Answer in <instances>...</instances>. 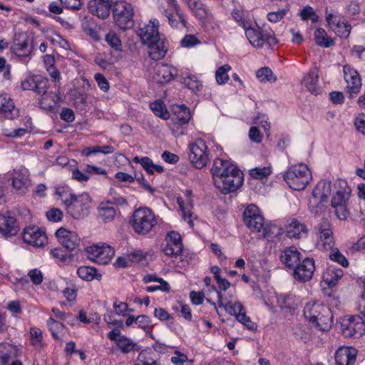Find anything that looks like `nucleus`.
<instances>
[{"label":"nucleus","mask_w":365,"mask_h":365,"mask_svg":"<svg viewBox=\"0 0 365 365\" xmlns=\"http://www.w3.org/2000/svg\"><path fill=\"white\" fill-rule=\"evenodd\" d=\"M22 238L25 243L36 247H41L47 241L46 233L36 226H29L24 230Z\"/></svg>","instance_id":"nucleus-13"},{"label":"nucleus","mask_w":365,"mask_h":365,"mask_svg":"<svg viewBox=\"0 0 365 365\" xmlns=\"http://www.w3.org/2000/svg\"><path fill=\"white\" fill-rule=\"evenodd\" d=\"M0 114L7 119H14L19 115V110L7 94L0 95Z\"/></svg>","instance_id":"nucleus-21"},{"label":"nucleus","mask_w":365,"mask_h":365,"mask_svg":"<svg viewBox=\"0 0 365 365\" xmlns=\"http://www.w3.org/2000/svg\"><path fill=\"white\" fill-rule=\"evenodd\" d=\"M322 311L325 314H331V310L326 306L307 303L304 308V315L310 322L313 323L316 321V318L311 317H317V314H319Z\"/></svg>","instance_id":"nucleus-30"},{"label":"nucleus","mask_w":365,"mask_h":365,"mask_svg":"<svg viewBox=\"0 0 365 365\" xmlns=\"http://www.w3.org/2000/svg\"><path fill=\"white\" fill-rule=\"evenodd\" d=\"M176 71L166 64H157L155 68L154 79L157 83H165L172 81L176 76Z\"/></svg>","instance_id":"nucleus-22"},{"label":"nucleus","mask_w":365,"mask_h":365,"mask_svg":"<svg viewBox=\"0 0 365 365\" xmlns=\"http://www.w3.org/2000/svg\"><path fill=\"white\" fill-rule=\"evenodd\" d=\"M28 276L30 277L31 282L35 285H39L42 283L43 277L41 270L34 269L29 272Z\"/></svg>","instance_id":"nucleus-59"},{"label":"nucleus","mask_w":365,"mask_h":365,"mask_svg":"<svg viewBox=\"0 0 365 365\" xmlns=\"http://www.w3.org/2000/svg\"><path fill=\"white\" fill-rule=\"evenodd\" d=\"M86 250L89 259L101 264H107L115 255L114 250L109 245H93L88 247Z\"/></svg>","instance_id":"nucleus-10"},{"label":"nucleus","mask_w":365,"mask_h":365,"mask_svg":"<svg viewBox=\"0 0 365 365\" xmlns=\"http://www.w3.org/2000/svg\"><path fill=\"white\" fill-rule=\"evenodd\" d=\"M95 80L96 81L99 88L104 92L109 89V83L105 76L101 73H96L95 75Z\"/></svg>","instance_id":"nucleus-63"},{"label":"nucleus","mask_w":365,"mask_h":365,"mask_svg":"<svg viewBox=\"0 0 365 365\" xmlns=\"http://www.w3.org/2000/svg\"><path fill=\"white\" fill-rule=\"evenodd\" d=\"M116 345L123 354H128L135 350L138 351L139 349L138 344L125 336L118 337L116 340Z\"/></svg>","instance_id":"nucleus-35"},{"label":"nucleus","mask_w":365,"mask_h":365,"mask_svg":"<svg viewBox=\"0 0 365 365\" xmlns=\"http://www.w3.org/2000/svg\"><path fill=\"white\" fill-rule=\"evenodd\" d=\"M346 198L344 192L338 190L331 200V206L335 207L339 205L346 204Z\"/></svg>","instance_id":"nucleus-62"},{"label":"nucleus","mask_w":365,"mask_h":365,"mask_svg":"<svg viewBox=\"0 0 365 365\" xmlns=\"http://www.w3.org/2000/svg\"><path fill=\"white\" fill-rule=\"evenodd\" d=\"M49 86L48 79L40 76H36L34 91L41 96H46Z\"/></svg>","instance_id":"nucleus-45"},{"label":"nucleus","mask_w":365,"mask_h":365,"mask_svg":"<svg viewBox=\"0 0 365 365\" xmlns=\"http://www.w3.org/2000/svg\"><path fill=\"white\" fill-rule=\"evenodd\" d=\"M231 69L230 66L225 64L218 68L215 73V78L219 84L225 83L229 79L227 72Z\"/></svg>","instance_id":"nucleus-49"},{"label":"nucleus","mask_w":365,"mask_h":365,"mask_svg":"<svg viewBox=\"0 0 365 365\" xmlns=\"http://www.w3.org/2000/svg\"><path fill=\"white\" fill-rule=\"evenodd\" d=\"M343 274L344 272L341 269L330 266L323 273L322 278L329 287H333L336 284L339 279L342 277Z\"/></svg>","instance_id":"nucleus-29"},{"label":"nucleus","mask_w":365,"mask_h":365,"mask_svg":"<svg viewBox=\"0 0 365 365\" xmlns=\"http://www.w3.org/2000/svg\"><path fill=\"white\" fill-rule=\"evenodd\" d=\"M65 209L74 219H80L87 216L91 207V198L90 195L83 192L81 195H72L69 200H66Z\"/></svg>","instance_id":"nucleus-5"},{"label":"nucleus","mask_w":365,"mask_h":365,"mask_svg":"<svg viewBox=\"0 0 365 365\" xmlns=\"http://www.w3.org/2000/svg\"><path fill=\"white\" fill-rule=\"evenodd\" d=\"M48 220L52 222H58L62 219L63 212L58 208H52L46 213Z\"/></svg>","instance_id":"nucleus-61"},{"label":"nucleus","mask_w":365,"mask_h":365,"mask_svg":"<svg viewBox=\"0 0 365 365\" xmlns=\"http://www.w3.org/2000/svg\"><path fill=\"white\" fill-rule=\"evenodd\" d=\"M189 9L200 20L205 19L208 14V9L200 0H189L187 2Z\"/></svg>","instance_id":"nucleus-32"},{"label":"nucleus","mask_w":365,"mask_h":365,"mask_svg":"<svg viewBox=\"0 0 365 365\" xmlns=\"http://www.w3.org/2000/svg\"><path fill=\"white\" fill-rule=\"evenodd\" d=\"M213 181L217 190L223 194H227L236 191L242 186L244 182V175L238 168H236V170L217 177Z\"/></svg>","instance_id":"nucleus-7"},{"label":"nucleus","mask_w":365,"mask_h":365,"mask_svg":"<svg viewBox=\"0 0 365 365\" xmlns=\"http://www.w3.org/2000/svg\"><path fill=\"white\" fill-rule=\"evenodd\" d=\"M324 202L321 200H315V197L312 195V198L309 201V210L312 212L319 214L324 210Z\"/></svg>","instance_id":"nucleus-55"},{"label":"nucleus","mask_w":365,"mask_h":365,"mask_svg":"<svg viewBox=\"0 0 365 365\" xmlns=\"http://www.w3.org/2000/svg\"><path fill=\"white\" fill-rule=\"evenodd\" d=\"M20 227L14 217L10 212L0 215V232L6 237L16 235Z\"/></svg>","instance_id":"nucleus-17"},{"label":"nucleus","mask_w":365,"mask_h":365,"mask_svg":"<svg viewBox=\"0 0 365 365\" xmlns=\"http://www.w3.org/2000/svg\"><path fill=\"white\" fill-rule=\"evenodd\" d=\"M31 342L36 347H41L42 344V332L39 329L32 328L30 331Z\"/></svg>","instance_id":"nucleus-57"},{"label":"nucleus","mask_w":365,"mask_h":365,"mask_svg":"<svg viewBox=\"0 0 365 365\" xmlns=\"http://www.w3.org/2000/svg\"><path fill=\"white\" fill-rule=\"evenodd\" d=\"M312 318H316V321H314L312 324L317 327L319 330L327 331L328 330L332 322V315L331 314H325L322 311L319 314H317V317H312Z\"/></svg>","instance_id":"nucleus-36"},{"label":"nucleus","mask_w":365,"mask_h":365,"mask_svg":"<svg viewBox=\"0 0 365 365\" xmlns=\"http://www.w3.org/2000/svg\"><path fill=\"white\" fill-rule=\"evenodd\" d=\"M344 79L347 83L349 97L353 98L359 93L361 87V80L358 72L349 66H344Z\"/></svg>","instance_id":"nucleus-15"},{"label":"nucleus","mask_w":365,"mask_h":365,"mask_svg":"<svg viewBox=\"0 0 365 365\" xmlns=\"http://www.w3.org/2000/svg\"><path fill=\"white\" fill-rule=\"evenodd\" d=\"M252 220H255V223L258 225L262 222V215L256 205H250L244 210L243 221L246 226H252Z\"/></svg>","instance_id":"nucleus-31"},{"label":"nucleus","mask_w":365,"mask_h":365,"mask_svg":"<svg viewBox=\"0 0 365 365\" xmlns=\"http://www.w3.org/2000/svg\"><path fill=\"white\" fill-rule=\"evenodd\" d=\"M314 270V259L307 257L300 261L293 269V277L298 282H306L312 278Z\"/></svg>","instance_id":"nucleus-11"},{"label":"nucleus","mask_w":365,"mask_h":365,"mask_svg":"<svg viewBox=\"0 0 365 365\" xmlns=\"http://www.w3.org/2000/svg\"><path fill=\"white\" fill-rule=\"evenodd\" d=\"M331 192V183L330 181L321 180L313 190L312 195L315 200H321L322 202H327L328 197Z\"/></svg>","instance_id":"nucleus-26"},{"label":"nucleus","mask_w":365,"mask_h":365,"mask_svg":"<svg viewBox=\"0 0 365 365\" xmlns=\"http://www.w3.org/2000/svg\"><path fill=\"white\" fill-rule=\"evenodd\" d=\"M356 350L351 346H341L335 352L336 365H353L356 358Z\"/></svg>","instance_id":"nucleus-18"},{"label":"nucleus","mask_w":365,"mask_h":365,"mask_svg":"<svg viewBox=\"0 0 365 365\" xmlns=\"http://www.w3.org/2000/svg\"><path fill=\"white\" fill-rule=\"evenodd\" d=\"M98 213L101 220L107 223L113 220L116 215V210L111 203L103 202L98 207Z\"/></svg>","instance_id":"nucleus-33"},{"label":"nucleus","mask_w":365,"mask_h":365,"mask_svg":"<svg viewBox=\"0 0 365 365\" xmlns=\"http://www.w3.org/2000/svg\"><path fill=\"white\" fill-rule=\"evenodd\" d=\"M232 16L239 23L240 26L245 30L247 38L254 47L260 48L265 43L269 48L277 45L278 40L270 27L264 26L259 28V30L252 28L250 23L244 20L242 12L237 9L232 12Z\"/></svg>","instance_id":"nucleus-1"},{"label":"nucleus","mask_w":365,"mask_h":365,"mask_svg":"<svg viewBox=\"0 0 365 365\" xmlns=\"http://www.w3.org/2000/svg\"><path fill=\"white\" fill-rule=\"evenodd\" d=\"M284 180L294 190H302L309 183L312 177L308 167L304 164L293 165L283 175Z\"/></svg>","instance_id":"nucleus-3"},{"label":"nucleus","mask_w":365,"mask_h":365,"mask_svg":"<svg viewBox=\"0 0 365 365\" xmlns=\"http://www.w3.org/2000/svg\"><path fill=\"white\" fill-rule=\"evenodd\" d=\"M189 159L197 169L204 168L208 162L207 147L205 142L201 139L190 145Z\"/></svg>","instance_id":"nucleus-9"},{"label":"nucleus","mask_w":365,"mask_h":365,"mask_svg":"<svg viewBox=\"0 0 365 365\" xmlns=\"http://www.w3.org/2000/svg\"><path fill=\"white\" fill-rule=\"evenodd\" d=\"M56 194L59 196V200H61L64 207L66 206V200H69V198L75 194L71 192V189L68 186L58 187L56 189Z\"/></svg>","instance_id":"nucleus-50"},{"label":"nucleus","mask_w":365,"mask_h":365,"mask_svg":"<svg viewBox=\"0 0 365 365\" xmlns=\"http://www.w3.org/2000/svg\"><path fill=\"white\" fill-rule=\"evenodd\" d=\"M12 186L21 193H25L31 185L29 171L24 167L14 169L11 173Z\"/></svg>","instance_id":"nucleus-12"},{"label":"nucleus","mask_w":365,"mask_h":365,"mask_svg":"<svg viewBox=\"0 0 365 365\" xmlns=\"http://www.w3.org/2000/svg\"><path fill=\"white\" fill-rule=\"evenodd\" d=\"M256 76L261 82L264 83H273L277 81V76L268 67H262L259 68L256 73Z\"/></svg>","instance_id":"nucleus-43"},{"label":"nucleus","mask_w":365,"mask_h":365,"mask_svg":"<svg viewBox=\"0 0 365 365\" xmlns=\"http://www.w3.org/2000/svg\"><path fill=\"white\" fill-rule=\"evenodd\" d=\"M318 70L315 68L311 69L304 77L303 83L307 89L313 95L317 96L321 92L319 86Z\"/></svg>","instance_id":"nucleus-24"},{"label":"nucleus","mask_w":365,"mask_h":365,"mask_svg":"<svg viewBox=\"0 0 365 365\" xmlns=\"http://www.w3.org/2000/svg\"><path fill=\"white\" fill-rule=\"evenodd\" d=\"M236 168L237 167L232 164L228 160L216 158L214 160L213 165L211 168L213 180H215L217 177H220L225 173H227L229 172L232 173L233 170H236Z\"/></svg>","instance_id":"nucleus-25"},{"label":"nucleus","mask_w":365,"mask_h":365,"mask_svg":"<svg viewBox=\"0 0 365 365\" xmlns=\"http://www.w3.org/2000/svg\"><path fill=\"white\" fill-rule=\"evenodd\" d=\"M340 329L345 337L361 336L365 331V324L360 316L344 317L340 320Z\"/></svg>","instance_id":"nucleus-8"},{"label":"nucleus","mask_w":365,"mask_h":365,"mask_svg":"<svg viewBox=\"0 0 365 365\" xmlns=\"http://www.w3.org/2000/svg\"><path fill=\"white\" fill-rule=\"evenodd\" d=\"M56 236L59 243L70 251L77 248L81 242L80 237L74 232L61 227L56 232Z\"/></svg>","instance_id":"nucleus-16"},{"label":"nucleus","mask_w":365,"mask_h":365,"mask_svg":"<svg viewBox=\"0 0 365 365\" xmlns=\"http://www.w3.org/2000/svg\"><path fill=\"white\" fill-rule=\"evenodd\" d=\"M225 309L231 315H235L237 319L240 314H245V310L242 304L240 302L232 303L228 302L225 304Z\"/></svg>","instance_id":"nucleus-46"},{"label":"nucleus","mask_w":365,"mask_h":365,"mask_svg":"<svg viewBox=\"0 0 365 365\" xmlns=\"http://www.w3.org/2000/svg\"><path fill=\"white\" fill-rule=\"evenodd\" d=\"M190 120V112L188 108L182 105L179 106L178 110L175 112V117L173 120L176 124L185 125L187 124Z\"/></svg>","instance_id":"nucleus-40"},{"label":"nucleus","mask_w":365,"mask_h":365,"mask_svg":"<svg viewBox=\"0 0 365 365\" xmlns=\"http://www.w3.org/2000/svg\"><path fill=\"white\" fill-rule=\"evenodd\" d=\"M263 229L262 236L264 238H267L270 240L273 237H276L279 234L277 226L271 224H264Z\"/></svg>","instance_id":"nucleus-51"},{"label":"nucleus","mask_w":365,"mask_h":365,"mask_svg":"<svg viewBox=\"0 0 365 365\" xmlns=\"http://www.w3.org/2000/svg\"><path fill=\"white\" fill-rule=\"evenodd\" d=\"M51 254L54 258L59 259L63 262H71L73 258L72 255L66 254L61 248H54L51 250Z\"/></svg>","instance_id":"nucleus-54"},{"label":"nucleus","mask_w":365,"mask_h":365,"mask_svg":"<svg viewBox=\"0 0 365 365\" xmlns=\"http://www.w3.org/2000/svg\"><path fill=\"white\" fill-rule=\"evenodd\" d=\"M166 245L163 247V252L168 257H177L182 252L181 236L176 232H170L166 236Z\"/></svg>","instance_id":"nucleus-14"},{"label":"nucleus","mask_w":365,"mask_h":365,"mask_svg":"<svg viewBox=\"0 0 365 365\" xmlns=\"http://www.w3.org/2000/svg\"><path fill=\"white\" fill-rule=\"evenodd\" d=\"M133 6L123 0H118L113 6V17L115 24L121 30L131 29L134 25Z\"/></svg>","instance_id":"nucleus-4"},{"label":"nucleus","mask_w":365,"mask_h":365,"mask_svg":"<svg viewBox=\"0 0 365 365\" xmlns=\"http://www.w3.org/2000/svg\"><path fill=\"white\" fill-rule=\"evenodd\" d=\"M287 233L289 238L300 239L307 235V229L305 225L294 219L287 226Z\"/></svg>","instance_id":"nucleus-27"},{"label":"nucleus","mask_w":365,"mask_h":365,"mask_svg":"<svg viewBox=\"0 0 365 365\" xmlns=\"http://www.w3.org/2000/svg\"><path fill=\"white\" fill-rule=\"evenodd\" d=\"M301 252L294 246L285 248L281 255L280 260L286 267L293 269L301 261Z\"/></svg>","instance_id":"nucleus-19"},{"label":"nucleus","mask_w":365,"mask_h":365,"mask_svg":"<svg viewBox=\"0 0 365 365\" xmlns=\"http://www.w3.org/2000/svg\"><path fill=\"white\" fill-rule=\"evenodd\" d=\"M287 9H282L277 11H272L268 13L267 19L272 23L279 21L287 13Z\"/></svg>","instance_id":"nucleus-58"},{"label":"nucleus","mask_w":365,"mask_h":365,"mask_svg":"<svg viewBox=\"0 0 365 365\" xmlns=\"http://www.w3.org/2000/svg\"><path fill=\"white\" fill-rule=\"evenodd\" d=\"M47 325L53 338L56 339H60L64 330V325L62 323L56 321L52 317H50L48 319Z\"/></svg>","instance_id":"nucleus-41"},{"label":"nucleus","mask_w":365,"mask_h":365,"mask_svg":"<svg viewBox=\"0 0 365 365\" xmlns=\"http://www.w3.org/2000/svg\"><path fill=\"white\" fill-rule=\"evenodd\" d=\"M158 26V20L154 19L150 21V24L140 28L137 32L142 43L148 45L150 57L155 61L163 58L167 53L165 42L160 38Z\"/></svg>","instance_id":"nucleus-2"},{"label":"nucleus","mask_w":365,"mask_h":365,"mask_svg":"<svg viewBox=\"0 0 365 365\" xmlns=\"http://www.w3.org/2000/svg\"><path fill=\"white\" fill-rule=\"evenodd\" d=\"M270 173L271 169L269 167L255 168L250 171V175L256 179H262L269 175Z\"/></svg>","instance_id":"nucleus-53"},{"label":"nucleus","mask_w":365,"mask_h":365,"mask_svg":"<svg viewBox=\"0 0 365 365\" xmlns=\"http://www.w3.org/2000/svg\"><path fill=\"white\" fill-rule=\"evenodd\" d=\"M130 224L135 232L147 234L157 224L154 213L148 208H139L132 216Z\"/></svg>","instance_id":"nucleus-6"},{"label":"nucleus","mask_w":365,"mask_h":365,"mask_svg":"<svg viewBox=\"0 0 365 365\" xmlns=\"http://www.w3.org/2000/svg\"><path fill=\"white\" fill-rule=\"evenodd\" d=\"M150 108L157 116L163 119L169 118L170 114L167 110L163 102L160 101H156L150 104Z\"/></svg>","instance_id":"nucleus-44"},{"label":"nucleus","mask_w":365,"mask_h":365,"mask_svg":"<svg viewBox=\"0 0 365 365\" xmlns=\"http://www.w3.org/2000/svg\"><path fill=\"white\" fill-rule=\"evenodd\" d=\"M331 252L329 254V259L335 262L343 267H347L349 266V262L347 259L343 255L338 248H331Z\"/></svg>","instance_id":"nucleus-48"},{"label":"nucleus","mask_w":365,"mask_h":365,"mask_svg":"<svg viewBox=\"0 0 365 365\" xmlns=\"http://www.w3.org/2000/svg\"><path fill=\"white\" fill-rule=\"evenodd\" d=\"M314 40L317 45L324 48H329L334 44L333 39L327 35L325 30L322 28L315 30Z\"/></svg>","instance_id":"nucleus-39"},{"label":"nucleus","mask_w":365,"mask_h":365,"mask_svg":"<svg viewBox=\"0 0 365 365\" xmlns=\"http://www.w3.org/2000/svg\"><path fill=\"white\" fill-rule=\"evenodd\" d=\"M15 355V348L8 343L0 344V365H9V361Z\"/></svg>","instance_id":"nucleus-34"},{"label":"nucleus","mask_w":365,"mask_h":365,"mask_svg":"<svg viewBox=\"0 0 365 365\" xmlns=\"http://www.w3.org/2000/svg\"><path fill=\"white\" fill-rule=\"evenodd\" d=\"M331 29L341 38H348L351 31V26L347 21L334 22Z\"/></svg>","instance_id":"nucleus-38"},{"label":"nucleus","mask_w":365,"mask_h":365,"mask_svg":"<svg viewBox=\"0 0 365 365\" xmlns=\"http://www.w3.org/2000/svg\"><path fill=\"white\" fill-rule=\"evenodd\" d=\"M114 148L111 145H103V146H92L86 148L82 150L83 155L85 156H89L92 154L98 153H102L103 154H110L114 152Z\"/></svg>","instance_id":"nucleus-42"},{"label":"nucleus","mask_w":365,"mask_h":365,"mask_svg":"<svg viewBox=\"0 0 365 365\" xmlns=\"http://www.w3.org/2000/svg\"><path fill=\"white\" fill-rule=\"evenodd\" d=\"M321 240L325 249L332 248L334 245L333 232L331 224L327 219H322L318 227Z\"/></svg>","instance_id":"nucleus-23"},{"label":"nucleus","mask_w":365,"mask_h":365,"mask_svg":"<svg viewBox=\"0 0 365 365\" xmlns=\"http://www.w3.org/2000/svg\"><path fill=\"white\" fill-rule=\"evenodd\" d=\"M354 124L358 131L365 134V114H359L356 117Z\"/></svg>","instance_id":"nucleus-64"},{"label":"nucleus","mask_w":365,"mask_h":365,"mask_svg":"<svg viewBox=\"0 0 365 365\" xmlns=\"http://www.w3.org/2000/svg\"><path fill=\"white\" fill-rule=\"evenodd\" d=\"M133 162L140 163L148 174L153 175L154 173L155 164L149 157L140 158L136 156L133 158Z\"/></svg>","instance_id":"nucleus-47"},{"label":"nucleus","mask_w":365,"mask_h":365,"mask_svg":"<svg viewBox=\"0 0 365 365\" xmlns=\"http://www.w3.org/2000/svg\"><path fill=\"white\" fill-rule=\"evenodd\" d=\"M112 1L108 0H92L88 4V10L93 15L104 19L109 16Z\"/></svg>","instance_id":"nucleus-20"},{"label":"nucleus","mask_w":365,"mask_h":365,"mask_svg":"<svg viewBox=\"0 0 365 365\" xmlns=\"http://www.w3.org/2000/svg\"><path fill=\"white\" fill-rule=\"evenodd\" d=\"M186 86L194 92H197L202 90V85L201 82L192 78H187L185 80Z\"/></svg>","instance_id":"nucleus-60"},{"label":"nucleus","mask_w":365,"mask_h":365,"mask_svg":"<svg viewBox=\"0 0 365 365\" xmlns=\"http://www.w3.org/2000/svg\"><path fill=\"white\" fill-rule=\"evenodd\" d=\"M106 41L113 48L115 49L116 51L121 50V41L114 32L110 31L106 36Z\"/></svg>","instance_id":"nucleus-52"},{"label":"nucleus","mask_w":365,"mask_h":365,"mask_svg":"<svg viewBox=\"0 0 365 365\" xmlns=\"http://www.w3.org/2000/svg\"><path fill=\"white\" fill-rule=\"evenodd\" d=\"M11 49L12 51L18 56H29L33 49L32 40L30 38L25 36L24 39L21 41H15Z\"/></svg>","instance_id":"nucleus-28"},{"label":"nucleus","mask_w":365,"mask_h":365,"mask_svg":"<svg viewBox=\"0 0 365 365\" xmlns=\"http://www.w3.org/2000/svg\"><path fill=\"white\" fill-rule=\"evenodd\" d=\"M79 277L86 281H92L93 279H100L102 277L97 269L93 267L82 266L77 269Z\"/></svg>","instance_id":"nucleus-37"},{"label":"nucleus","mask_w":365,"mask_h":365,"mask_svg":"<svg viewBox=\"0 0 365 365\" xmlns=\"http://www.w3.org/2000/svg\"><path fill=\"white\" fill-rule=\"evenodd\" d=\"M135 324H138V327L143 329L146 333L150 331L151 328L150 327V318L146 315H140L135 318Z\"/></svg>","instance_id":"nucleus-56"}]
</instances>
